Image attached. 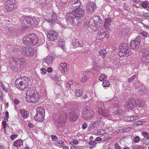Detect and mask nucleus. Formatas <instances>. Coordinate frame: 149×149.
<instances>
[{"mask_svg":"<svg viewBox=\"0 0 149 149\" xmlns=\"http://www.w3.org/2000/svg\"><path fill=\"white\" fill-rule=\"evenodd\" d=\"M51 137L53 141H56L58 140L57 137L55 135H52Z\"/></svg>","mask_w":149,"mask_h":149,"instance_id":"obj_59","label":"nucleus"},{"mask_svg":"<svg viewBox=\"0 0 149 149\" xmlns=\"http://www.w3.org/2000/svg\"><path fill=\"white\" fill-rule=\"evenodd\" d=\"M103 31V30H100V32L97 34L98 37L100 36L101 38H102V39L104 38L105 37V33H102Z\"/></svg>","mask_w":149,"mask_h":149,"instance_id":"obj_45","label":"nucleus"},{"mask_svg":"<svg viewBox=\"0 0 149 149\" xmlns=\"http://www.w3.org/2000/svg\"><path fill=\"white\" fill-rule=\"evenodd\" d=\"M44 62L43 63V65H45L44 64L45 63H46L47 65H49L52 64L53 61V59L52 56H48L44 60Z\"/></svg>","mask_w":149,"mask_h":149,"instance_id":"obj_26","label":"nucleus"},{"mask_svg":"<svg viewBox=\"0 0 149 149\" xmlns=\"http://www.w3.org/2000/svg\"><path fill=\"white\" fill-rule=\"evenodd\" d=\"M129 46L125 42H123L120 44L119 46V50L124 52H127L130 53V50H128Z\"/></svg>","mask_w":149,"mask_h":149,"instance_id":"obj_19","label":"nucleus"},{"mask_svg":"<svg viewBox=\"0 0 149 149\" xmlns=\"http://www.w3.org/2000/svg\"><path fill=\"white\" fill-rule=\"evenodd\" d=\"M19 21L24 27H27L30 25L35 26L37 24L38 20L34 17L28 16H22L20 19Z\"/></svg>","mask_w":149,"mask_h":149,"instance_id":"obj_2","label":"nucleus"},{"mask_svg":"<svg viewBox=\"0 0 149 149\" xmlns=\"http://www.w3.org/2000/svg\"><path fill=\"white\" fill-rule=\"evenodd\" d=\"M99 53L102 58H104L106 56L107 52L105 49H101L99 52Z\"/></svg>","mask_w":149,"mask_h":149,"instance_id":"obj_38","label":"nucleus"},{"mask_svg":"<svg viewBox=\"0 0 149 149\" xmlns=\"http://www.w3.org/2000/svg\"><path fill=\"white\" fill-rule=\"evenodd\" d=\"M82 116L83 118L88 120L91 118L94 115V112L90 109H86L82 112Z\"/></svg>","mask_w":149,"mask_h":149,"instance_id":"obj_8","label":"nucleus"},{"mask_svg":"<svg viewBox=\"0 0 149 149\" xmlns=\"http://www.w3.org/2000/svg\"><path fill=\"white\" fill-rule=\"evenodd\" d=\"M118 55L120 57H127L130 54L129 52H124L119 50V51L118 52Z\"/></svg>","mask_w":149,"mask_h":149,"instance_id":"obj_30","label":"nucleus"},{"mask_svg":"<svg viewBox=\"0 0 149 149\" xmlns=\"http://www.w3.org/2000/svg\"><path fill=\"white\" fill-rule=\"evenodd\" d=\"M35 93L34 95H32L31 97H28V99L26 100V101L29 103H35L37 102L38 100L39 95L38 93L36 90Z\"/></svg>","mask_w":149,"mask_h":149,"instance_id":"obj_13","label":"nucleus"},{"mask_svg":"<svg viewBox=\"0 0 149 149\" xmlns=\"http://www.w3.org/2000/svg\"><path fill=\"white\" fill-rule=\"evenodd\" d=\"M73 84V81L72 80H70L68 81L66 85V87L69 88L71 87V86Z\"/></svg>","mask_w":149,"mask_h":149,"instance_id":"obj_50","label":"nucleus"},{"mask_svg":"<svg viewBox=\"0 0 149 149\" xmlns=\"http://www.w3.org/2000/svg\"><path fill=\"white\" fill-rule=\"evenodd\" d=\"M137 77L135 75H133L131 77H130L128 79V82L129 83H130L132 82L133 81H137Z\"/></svg>","mask_w":149,"mask_h":149,"instance_id":"obj_40","label":"nucleus"},{"mask_svg":"<svg viewBox=\"0 0 149 149\" xmlns=\"http://www.w3.org/2000/svg\"><path fill=\"white\" fill-rule=\"evenodd\" d=\"M23 142L20 139L17 140L15 141L14 143V145L15 147H18L22 145Z\"/></svg>","mask_w":149,"mask_h":149,"instance_id":"obj_39","label":"nucleus"},{"mask_svg":"<svg viewBox=\"0 0 149 149\" xmlns=\"http://www.w3.org/2000/svg\"><path fill=\"white\" fill-rule=\"evenodd\" d=\"M47 72V70L45 69L42 68L40 69V72L42 74H45Z\"/></svg>","mask_w":149,"mask_h":149,"instance_id":"obj_54","label":"nucleus"},{"mask_svg":"<svg viewBox=\"0 0 149 149\" xmlns=\"http://www.w3.org/2000/svg\"><path fill=\"white\" fill-rule=\"evenodd\" d=\"M59 69L63 73H66V72H67V67L66 64L65 62L64 63H61L59 66Z\"/></svg>","mask_w":149,"mask_h":149,"instance_id":"obj_25","label":"nucleus"},{"mask_svg":"<svg viewBox=\"0 0 149 149\" xmlns=\"http://www.w3.org/2000/svg\"><path fill=\"white\" fill-rule=\"evenodd\" d=\"M139 137L138 136L135 137L134 139V142L135 143H138L140 141Z\"/></svg>","mask_w":149,"mask_h":149,"instance_id":"obj_56","label":"nucleus"},{"mask_svg":"<svg viewBox=\"0 0 149 149\" xmlns=\"http://www.w3.org/2000/svg\"><path fill=\"white\" fill-rule=\"evenodd\" d=\"M30 79L26 77H24L16 79L15 82L16 87L22 90L29 87Z\"/></svg>","mask_w":149,"mask_h":149,"instance_id":"obj_1","label":"nucleus"},{"mask_svg":"<svg viewBox=\"0 0 149 149\" xmlns=\"http://www.w3.org/2000/svg\"><path fill=\"white\" fill-rule=\"evenodd\" d=\"M35 93L36 91L35 90H33L31 88L29 89L26 91V100L28 99V97H31L32 95H34L35 94H36Z\"/></svg>","mask_w":149,"mask_h":149,"instance_id":"obj_22","label":"nucleus"},{"mask_svg":"<svg viewBox=\"0 0 149 149\" xmlns=\"http://www.w3.org/2000/svg\"><path fill=\"white\" fill-rule=\"evenodd\" d=\"M95 19H94L93 18V17L92 18L90 19L89 21L88 22L87 25L90 27L91 29L94 31H96L98 30L100 28V25L96 26L95 23L94 21Z\"/></svg>","mask_w":149,"mask_h":149,"instance_id":"obj_15","label":"nucleus"},{"mask_svg":"<svg viewBox=\"0 0 149 149\" xmlns=\"http://www.w3.org/2000/svg\"><path fill=\"white\" fill-rule=\"evenodd\" d=\"M144 104V102H142L141 100H139L138 103L136 104L134 99L130 98L127 101L125 107L127 109L131 110L132 109L134 106L140 107L143 106Z\"/></svg>","mask_w":149,"mask_h":149,"instance_id":"obj_4","label":"nucleus"},{"mask_svg":"<svg viewBox=\"0 0 149 149\" xmlns=\"http://www.w3.org/2000/svg\"><path fill=\"white\" fill-rule=\"evenodd\" d=\"M2 124L3 125L4 129L6 130V128L7 127V123L6 121H3Z\"/></svg>","mask_w":149,"mask_h":149,"instance_id":"obj_60","label":"nucleus"},{"mask_svg":"<svg viewBox=\"0 0 149 149\" xmlns=\"http://www.w3.org/2000/svg\"><path fill=\"white\" fill-rule=\"evenodd\" d=\"M114 113L116 115L121 116L123 114V111L120 108L118 109L114 112Z\"/></svg>","mask_w":149,"mask_h":149,"instance_id":"obj_37","label":"nucleus"},{"mask_svg":"<svg viewBox=\"0 0 149 149\" xmlns=\"http://www.w3.org/2000/svg\"><path fill=\"white\" fill-rule=\"evenodd\" d=\"M138 91H140L141 93H147L148 91V89L143 86H141L137 88Z\"/></svg>","mask_w":149,"mask_h":149,"instance_id":"obj_29","label":"nucleus"},{"mask_svg":"<svg viewBox=\"0 0 149 149\" xmlns=\"http://www.w3.org/2000/svg\"><path fill=\"white\" fill-rule=\"evenodd\" d=\"M93 18L94 19H95V20H97L96 22L99 23V24L98 25V26L100 25V26H101L102 24L103 23V21L100 18V16H94L93 17Z\"/></svg>","mask_w":149,"mask_h":149,"instance_id":"obj_35","label":"nucleus"},{"mask_svg":"<svg viewBox=\"0 0 149 149\" xmlns=\"http://www.w3.org/2000/svg\"><path fill=\"white\" fill-rule=\"evenodd\" d=\"M30 38L31 45H34L37 43L38 40L37 36L34 33H30Z\"/></svg>","mask_w":149,"mask_h":149,"instance_id":"obj_17","label":"nucleus"},{"mask_svg":"<svg viewBox=\"0 0 149 149\" xmlns=\"http://www.w3.org/2000/svg\"><path fill=\"white\" fill-rule=\"evenodd\" d=\"M140 40H133L131 41L130 45L131 49L136 50L139 47Z\"/></svg>","mask_w":149,"mask_h":149,"instance_id":"obj_18","label":"nucleus"},{"mask_svg":"<svg viewBox=\"0 0 149 149\" xmlns=\"http://www.w3.org/2000/svg\"><path fill=\"white\" fill-rule=\"evenodd\" d=\"M98 113L100 115L99 117L97 118V120L100 121H102V119L100 116L103 117H107L109 116V113L107 109L104 107H103L102 108H98Z\"/></svg>","mask_w":149,"mask_h":149,"instance_id":"obj_5","label":"nucleus"},{"mask_svg":"<svg viewBox=\"0 0 149 149\" xmlns=\"http://www.w3.org/2000/svg\"><path fill=\"white\" fill-rule=\"evenodd\" d=\"M36 113H38L45 116V109L42 107H38L36 109Z\"/></svg>","mask_w":149,"mask_h":149,"instance_id":"obj_34","label":"nucleus"},{"mask_svg":"<svg viewBox=\"0 0 149 149\" xmlns=\"http://www.w3.org/2000/svg\"><path fill=\"white\" fill-rule=\"evenodd\" d=\"M57 17L56 14L54 12L52 13L51 19L49 18H47V21L49 22V23H51V24L55 23L57 21Z\"/></svg>","mask_w":149,"mask_h":149,"instance_id":"obj_20","label":"nucleus"},{"mask_svg":"<svg viewBox=\"0 0 149 149\" xmlns=\"http://www.w3.org/2000/svg\"><path fill=\"white\" fill-rule=\"evenodd\" d=\"M74 4V5H73V6H72V8L71 9H77V8H80L79 7L81 5V3L78 0L76 3Z\"/></svg>","mask_w":149,"mask_h":149,"instance_id":"obj_42","label":"nucleus"},{"mask_svg":"<svg viewBox=\"0 0 149 149\" xmlns=\"http://www.w3.org/2000/svg\"><path fill=\"white\" fill-rule=\"evenodd\" d=\"M65 44V41L63 39H60L58 40V45L60 47H63L64 46Z\"/></svg>","mask_w":149,"mask_h":149,"instance_id":"obj_46","label":"nucleus"},{"mask_svg":"<svg viewBox=\"0 0 149 149\" xmlns=\"http://www.w3.org/2000/svg\"><path fill=\"white\" fill-rule=\"evenodd\" d=\"M142 6L143 8H147L148 6V5L146 1H143L142 3Z\"/></svg>","mask_w":149,"mask_h":149,"instance_id":"obj_58","label":"nucleus"},{"mask_svg":"<svg viewBox=\"0 0 149 149\" xmlns=\"http://www.w3.org/2000/svg\"><path fill=\"white\" fill-rule=\"evenodd\" d=\"M111 102L113 105L115 107H117L119 106V102L118 101V99L116 97H114L111 100Z\"/></svg>","mask_w":149,"mask_h":149,"instance_id":"obj_28","label":"nucleus"},{"mask_svg":"<svg viewBox=\"0 0 149 149\" xmlns=\"http://www.w3.org/2000/svg\"><path fill=\"white\" fill-rule=\"evenodd\" d=\"M6 5V8L10 12L16 7V2L15 0H7Z\"/></svg>","mask_w":149,"mask_h":149,"instance_id":"obj_9","label":"nucleus"},{"mask_svg":"<svg viewBox=\"0 0 149 149\" xmlns=\"http://www.w3.org/2000/svg\"><path fill=\"white\" fill-rule=\"evenodd\" d=\"M22 49L21 50V53L25 56H31L33 55L34 49L32 48H28L23 47Z\"/></svg>","mask_w":149,"mask_h":149,"instance_id":"obj_7","label":"nucleus"},{"mask_svg":"<svg viewBox=\"0 0 149 149\" xmlns=\"http://www.w3.org/2000/svg\"><path fill=\"white\" fill-rule=\"evenodd\" d=\"M140 54L142 57V60L143 62L149 63V50L143 48L140 51Z\"/></svg>","mask_w":149,"mask_h":149,"instance_id":"obj_6","label":"nucleus"},{"mask_svg":"<svg viewBox=\"0 0 149 149\" xmlns=\"http://www.w3.org/2000/svg\"><path fill=\"white\" fill-rule=\"evenodd\" d=\"M69 119L72 121L76 120L77 118V115L73 111L70 112L69 115Z\"/></svg>","mask_w":149,"mask_h":149,"instance_id":"obj_27","label":"nucleus"},{"mask_svg":"<svg viewBox=\"0 0 149 149\" xmlns=\"http://www.w3.org/2000/svg\"><path fill=\"white\" fill-rule=\"evenodd\" d=\"M73 12L77 16V18L78 19H80L81 23L82 21V19L84 17V10L81 8H77V9L74 10Z\"/></svg>","mask_w":149,"mask_h":149,"instance_id":"obj_10","label":"nucleus"},{"mask_svg":"<svg viewBox=\"0 0 149 149\" xmlns=\"http://www.w3.org/2000/svg\"><path fill=\"white\" fill-rule=\"evenodd\" d=\"M58 33L55 31H49L47 35V37L50 40L54 41L57 40L58 37Z\"/></svg>","mask_w":149,"mask_h":149,"instance_id":"obj_14","label":"nucleus"},{"mask_svg":"<svg viewBox=\"0 0 149 149\" xmlns=\"http://www.w3.org/2000/svg\"><path fill=\"white\" fill-rule=\"evenodd\" d=\"M70 144L73 145V144H78V141L74 139H73V141L70 142Z\"/></svg>","mask_w":149,"mask_h":149,"instance_id":"obj_55","label":"nucleus"},{"mask_svg":"<svg viewBox=\"0 0 149 149\" xmlns=\"http://www.w3.org/2000/svg\"><path fill=\"white\" fill-rule=\"evenodd\" d=\"M107 77L106 75L102 74L99 78V79L100 81H105L107 79Z\"/></svg>","mask_w":149,"mask_h":149,"instance_id":"obj_43","label":"nucleus"},{"mask_svg":"<svg viewBox=\"0 0 149 149\" xmlns=\"http://www.w3.org/2000/svg\"><path fill=\"white\" fill-rule=\"evenodd\" d=\"M142 135L148 139H149V136L148 135L147 132H143Z\"/></svg>","mask_w":149,"mask_h":149,"instance_id":"obj_52","label":"nucleus"},{"mask_svg":"<svg viewBox=\"0 0 149 149\" xmlns=\"http://www.w3.org/2000/svg\"><path fill=\"white\" fill-rule=\"evenodd\" d=\"M83 91L81 89H77L75 91V95L77 97H79L83 94Z\"/></svg>","mask_w":149,"mask_h":149,"instance_id":"obj_36","label":"nucleus"},{"mask_svg":"<svg viewBox=\"0 0 149 149\" xmlns=\"http://www.w3.org/2000/svg\"><path fill=\"white\" fill-rule=\"evenodd\" d=\"M78 0H71L70 2L69 6L70 8H72V6L76 3Z\"/></svg>","mask_w":149,"mask_h":149,"instance_id":"obj_44","label":"nucleus"},{"mask_svg":"<svg viewBox=\"0 0 149 149\" xmlns=\"http://www.w3.org/2000/svg\"><path fill=\"white\" fill-rule=\"evenodd\" d=\"M17 59V68L20 69H23L26 65L25 59L22 58H19Z\"/></svg>","mask_w":149,"mask_h":149,"instance_id":"obj_12","label":"nucleus"},{"mask_svg":"<svg viewBox=\"0 0 149 149\" xmlns=\"http://www.w3.org/2000/svg\"><path fill=\"white\" fill-rule=\"evenodd\" d=\"M96 123L95 121L92 122L89 125V127L91 129L94 128L95 126Z\"/></svg>","mask_w":149,"mask_h":149,"instance_id":"obj_48","label":"nucleus"},{"mask_svg":"<svg viewBox=\"0 0 149 149\" xmlns=\"http://www.w3.org/2000/svg\"><path fill=\"white\" fill-rule=\"evenodd\" d=\"M20 112L24 118H27L29 117V112L28 111L21 109Z\"/></svg>","mask_w":149,"mask_h":149,"instance_id":"obj_32","label":"nucleus"},{"mask_svg":"<svg viewBox=\"0 0 149 149\" xmlns=\"http://www.w3.org/2000/svg\"><path fill=\"white\" fill-rule=\"evenodd\" d=\"M1 87L3 90L5 92L7 93L8 90L7 89L5 88V85L3 84L2 82L1 83Z\"/></svg>","mask_w":149,"mask_h":149,"instance_id":"obj_53","label":"nucleus"},{"mask_svg":"<svg viewBox=\"0 0 149 149\" xmlns=\"http://www.w3.org/2000/svg\"><path fill=\"white\" fill-rule=\"evenodd\" d=\"M56 145L58 146L62 147L64 146V143L62 141L59 140L56 142Z\"/></svg>","mask_w":149,"mask_h":149,"instance_id":"obj_47","label":"nucleus"},{"mask_svg":"<svg viewBox=\"0 0 149 149\" xmlns=\"http://www.w3.org/2000/svg\"><path fill=\"white\" fill-rule=\"evenodd\" d=\"M9 65L10 68L13 69H17V59L13 57L10 58L9 61Z\"/></svg>","mask_w":149,"mask_h":149,"instance_id":"obj_16","label":"nucleus"},{"mask_svg":"<svg viewBox=\"0 0 149 149\" xmlns=\"http://www.w3.org/2000/svg\"><path fill=\"white\" fill-rule=\"evenodd\" d=\"M87 127V124L86 123H84L82 125V127L83 129H85Z\"/></svg>","mask_w":149,"mask_h":149,"instance_id":"obj_64","label":"nucleus"},{"mask_svg":"<svg viewBox=\"0 0 149 149\" xmlns=\"http://www.w3.org/2000/svg\"><path fill=\"white\" fill-rule=\"evenodd\" d=\"M96 142L94 141H89V144L91 145L90 147V149H92L93 148L95 147V145L96 144Z\"/></svg>","mask_w":149,"mask_h":149,"instance_id":"obj_41","label":"nucleus"},{"mask_svg":"<svg viewBox=\"0 0 149 149\" xmlns=\"http://www.w3.org/2000/svg\"><path fill=\"white\" fill-rule=\"evenodd\" d=\"M114 147L116 149H120V147L118 143H116L115 144Z\"/></svg>","mask_w":149,"mask_h":149,"instance_id":"obj_63","label":"nucleus"},{"mask_svg":"<svg viewBox=\"0 0 149 149\" xmlns=\"http://www.w3.org/2000/svg\"><path fill=\"white\" fill-rule=\"evenodd\" d=\"M46 2V0H40V3L42 6H44Z\"/></svg>","mask_w":149,"mask_h":149,"instance_id":"obj_62","label":"nucleus"},{"mask_svg":"<svg viewBox=\"0 0 149 149\" xmlns=\"http://www.w3.org/2000/svg\"><path fill=\"white\" fill-rule=\"evenodd\" d=\"M97 105L99 108H102L103 107H104V103L102 102H98L96 103Z\"/></svg>","mask_w":149,"mask_h":149,"instance_id":"obj_51","label":"nucleus"},{"mask_svg":"<svg viewBox=\"0 0 149 149\" xmlns=\"http://www.w3.org/2000/svg\"><path fill=\"white\" fill-rule=\"evenodd\" d=\"M18 135H12L10 136V138L11 139L14 140L16 138Z\"/></svg>","mask_w":149,"mask_h":149,"instance_id":"obj_61","label":"nucleus"},{"mask_svg":"<svg viewBox=\"0 0 149 149\" xmlns=\"http://www.w3.org/2000/svg\"><path fill=\"white\" fill-rule=\"evenodd\" d=\"M110 84L107 81H104L102 85L104 87H107L109 86Z\"/></svg>","mask_w":149,"mask_h":149,"instance_id":"obj_49","label":"nucleus"},{"mask_svg":"<svg viewBox=\"0 0 149 149\" xmlns=\"http://www.w3.org/2000/svg\"><path fill=\"white\" fill-rule=\"evenodd\" d=\"M76 15L73 11L71 13H67L66 16V18L68 22L74 26L79 24L81 23V20L77 18V16Z\"/></svg>","mask_w":149,"mask_h":149,"instance_id":"obj_3","label":"nucleus"},{"mask_svg":"<svg viewBox=\"0 0 149 149\" xmlns=\"http://www.w3.org/2000/svg\"><path fill=\"white\" fill-rule=\"evenodd\" d=\"M138 119V117L134 116L131 117H127L125 118L124 120L125 121H132Z\"/></svg>","mask_w":149,"mask_h":149,"instance_id":"obj_31","label":"nucleus"},{"mask_svg":"<svg viewBox=\"0 0 149 149\" xmlns=\"http://www.w3.org/2000/svg\"><path fill=\"white\" fill-rule=\"evenodd\" d=\"M72 45L74 47H83V43L81 41H79L78 40L74 39L73 40Z\"/></svg>","mask_w":149,"mask_h":149,"instance_id":"obj_23","label":"nucleus"},{"mask_svg":"<svg viewBox=\"0 0 149 149\" xmlns=\"http://www.w3.org/2000/svg\"><path fill=\"white\" fill-rule=\"evenodd\" d=\"M23 41L24 44L27 45H31L30 33L25 35L23 38Z\"/></svg>","mask_w":149,"mask_h":149,"instance_id":"obj_21","label":"nucleus"},{"mask_svg":"<svg viewBox=\"0 0 149 149\" xmlns=\"http://www.w3.org/2000/svg\"><path fill=\"white\" fill-rule=\"evenodd\" d=\"M113 22L111 18H107L105 19V21L104 23V26L106 27H108V26L110 25Z\"/></svg>","mask_w":149,"mask_h":149,"instance_id":"obj_33","label":"nucleus"},{"mask_svg":"<svg viewBox=\"0 0 149 149\" xmlns=\"http://www.w3.org/2000/svg\"><path fill=\"white\" fill-rule=\"evenodd\" d=\"M140 34L144 37H146L147 36V32L145 31H143L140 33Z\"/></svg>","mask_w":149,"mask_h":149,"instance_id":"obj_57","label":"nucleus"},{"mask_svg":"<svg viewBox=\"0 0 149 149\" xmlns=\"http://www.w3.org/2000/svg\"><path fill=\"white\" fill-rule=\"evenodd\" d=\"M45 115L36 113V114L34 117L35 120L36 121H41L44 119Z\"/></svg>","mask_w":149,"mask_h":149,"instance_id":"obj_24","label":"nucleus"},{"mask_svg":"<svg viewBox=\"0 0 149 149\" xmlns=\"http://www.w3.org/2000/svg\"><path fill=\"white\" fill-rule=\"evenodd\" d=\"M96 8L95 4L92 2H89L86 5V9L88 13L92 14L95 10Z\"/></svg>","mask_w":149,"mask_h":149,"instance_id":"obj_11","label":"nucleus"}]
</instances>
